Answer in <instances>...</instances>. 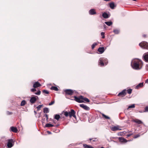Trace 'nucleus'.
Returning <instances> with one entry per match:
<instances>
[{
    "label": "nucleus",
    "mask_w": 148,
    "mask_h": 148,
    "mask_svg": "<svg viewBox=\"0 0 148 148\" xmlns=\"http://www.w3.org/2000/svg\"><path fill=\"white\" fill-rule=\"evenodd\" d=\"M143 63L142 61L138 59H133L131 62V66L132 68L136 70L141 69L143 66Z\"/></svg>",
    "instance_id": "1"
},
{
    "label": "nucleus",
    "mask_w": 148,
    "mask_h": 148,
    "mask_svg": "<svg viewBox=\"0 0 148 148\" xmlns=\"http://www.w3.org/2000/svg\"><path fill=\"white\" fill-rule=\"evenodd\" d=\"M108 61L107 59L104 58H100L99 61V65H100L101 66H103L106 65L108 63Z\"/></svg>",
    "instance_id": "2"
},
{
    "label": "nucleus",
    "mask_w": 148,
    "mask_h": 148,
    "mask_svg": "<svg viewBox=\"0 0 148 148\" xmlns=\"http://www.w3.org/2000/svg\"><path fill=\"white\" fill-rule=\"evenodd\" d=\"M139 45L143 49H148V43L146 42H142L139 44Z\"/></svg>",
    "instance_id": "3"
},
{
    "label": "nucleus",
    "mask_w": 148,
    "mask_h": 148,
    "mask_svg": "<svg viewBox=\"0 0 148 148\" xmlns=\"http://www.w3.org/2000/svg\"><path fill=\"white\" fill-rule=\"evenodd\" d=\"M139 45L143 49H148V43L146 42H142L139 44Z\"/></svg>",
    "instance_id": "4"
},
{
    "label": "nucleus",
    "mask_w": 148,
    "mask_h": 148,
    "mask_svg": "<svg viewBox=\"0 0 148 148\" xmlns=\"http://www.w3.org/2000/svg\"><path fill=\"white\" fill-rule=\"evenodd\" d=\"M74 100L79 103H82L84 102V101L82 100L83 99V96L81 95L79 97H77L76 96H74Z\"/></svg>",
    "instance_id": "5"
},
{
    "label": "nucleus",
    "mask_w": 148,
    "mask_h": 148,
    "mask_svg": "<svg viewBox=\"0 0 148 148\" xmlns=\"http://www.w3.org/2000/svg\"><path fill=\"white\" fill-rule=\"evenodd\" d=\"M14 144V142L12 139H9L7 144L8 148H10L13 146Z\"/></svg>",
    "instance_id": "6"
},
{
    "label": "nucleus",
    "mask_w": 148,
    "mask_h": 148,
    "mask_svg": "<svg viewBox=\"0 0 148 148\" xmlns=\"http://www.w3.org/2000/svg\"><path fill=\"white\" fill-rule=\"evenodd\" d=\"M64 91L66 94L70 95H72L74 92L75 91V90H73L70 89H66L64 90Z\"/></svg>",
    "instance_id": "7"
},
{
    "label": "nucleus",
    "mask_w": 148,
    "mask_h": 148,
    "mask_svg": "<svg viewBox=\"0 0 148 148\" xmlns=\"http://www.w3.org/2000/svg\"><path fill=\"white\" fill-rule=\"evenodd\" d=\"M69 116L70 118L73 116L75 118H76V116L75 115V112L73 109H71V111L69 112Z\"/></svg>",
    "instance_id": "8"
},
{
    "label": "nucleus",
    "mask_w": 148,
    "mask_h": 148,
    "mask_svg": "<svg viewBox=\"0 0 148 148\" xmlns=\"http://www.w3.org/2000/svg\"><path fill=\"white\" fill-rule=\"evenodd\" d=\"M33 97H32L31 98V99L30 100V103H34L37 100V98L38 99V97L37 96H33Z\"/></svg>",
    "instance_id": "9"
},
{
    "label": "nucleus",
    "mask_w": 148,
    "mask_h": 148,
    "mask_svg": "<svg viewBox=\"0 0 148 148\" xmlns=\"http://www.w3.org/2000/svg\"><path fill=\"white\" fill-rule=\"evenodd\" d=\"M126 89H125L123 90L122 92H120L118 95V96L123 97L126 94Z\"/></svg>",
    "instance_id": "10"
},
{
    "label": "nucleus",
    "mask_w": 148,
    "mask_h": 148,
    "mask_svg": "<svg viewBox=\"0 0 148 148\" xmlns=\"http://www.w3.org/2000/svg\"><path fill=\"white\" fill-rule=\"evenodd\" d=\"M79 106L85 110H90V108L84 105V104H80Z\"/></svg>",
    "instance_id": "11"
},
{
    "label": "nucleus",
    "mask_w": 148,
    "mask_h": 148,
    "mask_svg": "<svg viewBox=\"0 0 148 148\" xmlns=\"http://www.w3.org/2000/svg\"><path fill=\"white\" fill-rule=\"evenodd\" d=\"M89 14L90 15H93L96 14V12L95 9L92 8L89 10Z\"/></svg>",
    "instance_id": "12"
},
{
    "label": "nucleus",
    "mask_w": 148,
    "mask_h": 148,
    "mask_svg": "<svg viewBox=\"0 0 148 148\" xmlns=\"http://www.w3.org/2000/svg\"><path fill=\"white\" fill-rule=\"evenodd\" d=\"M105 49H105L104 47H100L98 49L97 51L101 54L104 51Z\"/></svg>",
    "instance_id": "13"
},
{
    "label": "nucleus",
    "mask_w": 148,
    "mask_h": 148,
    "mask_svg": "<svg viewBox=\"0 0 148 148\" xmlns=\"http://www.w3.org/2000/svg\"><path fill=\"white\" fill-rule=\"evenodd\" d=\"M41 86V84L38 82H35L33 84V87L35 88L39 87Z\"/></svg>",
    "instance_id": "14"
},
{
    "label": "nucleus",
    "mask_w": 148,
    "mask_h": 148,
    "mask_svg": "<svg viewBox=\"0 0 148 148\" xmlns=\"http://www.w3.org/2000/svg\"><path fill=\"white\" fill-rule=\"evenodd\" d=\"M143 82L140 83L138 85L136 86L135 88L137 89H138L140 88L143 87Z\"/></svg>",
    "instance_id": "15"
},
{
    "label": "nucleus",
    "mask_w": 148,
    "mask_h": 148,
    "mask_svg": "<svg viewBox=\"0 0 148 148\" xmlns=\"http://www.w3.org/2000/svg\"><path fill=\"white\" fill-rule=\"evenodd\" d=\"M10 130L11 131L15 133H17L18 132V130L17 128L14 127H11Z\"/></svg>",
    "instance_id": "16"
},
{
    "label": "nucleus",
    "mask_w": 148,
    "mask_h": 148,
    "mask_svg": "<svg viewBox=\"0 0 148 148\" xmlns=\"http://www.w3.org/2000/svg\"><path fill=\"white\" fill-rule=\"evenodd\" d=\"M143 57L145 61L148 62V53H145Z\"/></svg>",
    "instance_id": "17"
},
{
    "label": "nucleus",
    "mask_w": 148,
    "mask_h": 148,
    "mask_svg": "<svg viewBox=\"0 0 148 148\" xmlns=\"http://www.w3.org/2000/svg\"><path fill=\"white\" fill-rule=\"evenodd\" d=\"M119 141L121 142L126 143L127 142L126 139L122 137H119Z\"/></svg>",
    "instance_id": "18"
},
{
    "label": "nucleus",
    "mask_w": 148,
    "mask_h": 148,
    "mask_svg": "<svg viewBox=\"0 0 148 148\" xmlns=\"http://www.w3.org/2000/svg\"><path fill=\"white\" fill-rule=\"evenodd\" d=\"M112 130L113 131H115L118 130H120L121 129H119L118 126H114L112 127L111 128Z\"/></svg>",
    "instance_id": "19"
},
{
    "label": "nucleus",
    "mask_w": 148,
    "mask_h": 148,
    "mask_svg": "<svg viewBox=\"0 0 148 148\" xmlns=\"http://www.w3.org/2000/svg\"><path fill=\"white\" fill-rule=\"evenodd\" d=\"M133 121L138 124H140L143 123L141 121L138 119L134 120H133Z\"/></svg>",
    "instance_id": "20"
},
{
    "label": "nucleus",
    "mask_w": 148,
    "mask_h": 148,
    "mask_svg": "<svg viewBox=\"0 0 148 148\" xmlns=\"http://www.w3.org/2000/svg\"><path fill=\"white\" fill-rule=\"evenodd\" d=\"M102 16L105 18H107L109 17L107 13L105 12L103 13Z\"/></svg>",
    "instance_id": "21"
},
{
    "label": "nucleus",
    "mask_w": 148,
    "mask_h": 148,
    "mask_svg": "<svg viewBox=\"0 0 148 148\" xmlns=\"http://www.w3.org/2000/svg\"><path fill=\"white\" fill-rule=\"evenodd\" d=\"M83 146L84 148H94L93 147L86 144H83Z\"/></svg>",
    "instance_id": "22"
},
{
    "label": "nucleus",
    "mask_w": 148,
    "mask_h": 148,
    "mask_svg": "<svg viewBox=\"0 0 148 148\" xmlns=\"http://www.w3.org/2000/svg\"><path fill=\"white\" fill-rule=\"evenodd\" d=\"M101 114H102V116L105 119H110V118L108 116H106V115H105L104 114L102 113Z\"/></svg>",
    "instance_id": "23"
},
{
    "label": "nucleus",
    "mask_w": 148,
    "mask_h": 148,
    "mask_svg": "<svg viewBox=\"0 0 148 148\" xmlns=\"http://www.w3.org/2000/svg\"><path fill=\"white\" fill-rule=\"evenodd\" d=\"M109 6L112 9H114L115 6L114 3L113 2L111 3L110 4Z\"/></svg>",
    "instance_id": "24"
},
{
    "label": "nucleus",
    "mask_w": 148,
    "mask_h": 148,
    "mask_svg": "<svg viewBox=\"0 0 148 148\" xmlns=\"http://www.w3.org/2000/svg\"><path fill=\"white\" fill-rule=\"evenodd\" d=\"M49 112V110L48 108H45L43 109V112L44 113H48Z\"/></svg>",
    "instance_id": "25"
},
{
    "label": "nucleus",
    "mask_w": 148,
    "mask_h": 148,
    "mask_svg": "<svg viewBox=\"0 0 148 148\" xmlns=\"http://www.w3.org/2000/svg\"><path fill=\"white\" fill-rule=\"evenodd\" d=\"M51 89L52 90H54L57 91L58 89V88L56 86H52L51 88Z\"/></svg>",
    "instance_id": "26"
},
{
    "label": "nucleus",
    "mask_w": 148,
    "mask_h": 148,
    "mask_svg": "<svg viewBox=\"0 0 148 148\" xmlns=\"http://www.w3.org/2000/svg\"><path fill=\"white\" fill-rule=\"evenodd\" d=\"M105 23L108 26H110L112 24V23L111 21L105 22Z\"/></svg>",
    "instance_id": "27"
},
{
    "label": "nucleus",
    "mask_w": 148,
    "mask_h": 148,
    "mask_svg": "<svg viewBox=\"0 0 148 148\" xmlns=\"http://www.w3.org/2000/svg\"><path fill=\"white\" fill-rule=\"evenodd\" d=\"M54 126L52 124L50 123H47L46 124L45 127H51Z\"/></svg>",
    "instance_id": "28"
},
{
    "label": "nucleus",
    "mask_w": 148,
    "mask_h": 148,
    "mask_svg": "<svg viewBox=\"0 0 148 148\" xmlns=\"http://www.w3.org/2000/svg\"><path fill=\"white\" fill-rule=\"evenodd\" d=\"M60 118V116L59 114H57L55 115L54 116V118L55 119H56L57 120H59Z\"/></svg>",
    "instance_id": "29"
},
{
    "label": "nucleus",
    "mask_w": 148,
    "mask_h": 148,
    "mask_svg": "<svg viewBox=\"0 0 148 148\" xmlns=\"http://www.w3.org/2000/svg\"><path fill=\"white\" fill-rule=\"evenodd\" d=\"M113 32L116 34H118L119 32V30L118 29H115L114 30Z\"/></svg>",
    "instance_id": "30"
},
{
    "label": "nucleus",
    "mask_w": 148,
    "mask_h": 148,
    "mask_svg": "<svg viewBox=\"0 0 148 148\" xmlns=\"http://www.w3.org/2000/svg\"><path fill=\"white\" fill-rule=\"evenodd\" d=\"M25 103H26L25 101L24 100H23L21 103V106H23L25 105Z\"/></svg>",
    "instance_id": "31"
},
{
    "label": "nucleus",
    "mask_w": 148,
    "mask_h": 148,
    "mask_svg": "<svg viewBox=\"0 0 148 148\" xmlns=\"http://www.w3.org/2000/svg\"><path fill=\"white\" fill-rule=\"evenodd\" d=\"M84 100L85 101L87 102H89L90 101L89 99L88 98L86 97H83V99H82V100Z\"/></svg>",
    "instance_id": "32"
},
{
    "label": "nucleus",
    "mask_w": 148,
    "mask_h": 148,
    "mask_svg": "<svg viewBox=\"0 0 148 148\" xmlns=\"http://www.w3.org/2000/svg\"><path fill=\"white\" fill-rule=\"evenodd\" d=\"M98 44V43H94L92 45L91 47L92 49H93L95 46Z\"/></svg>",
    "instance_id": "33"
},
{
    "label": "nucleus",
    "mask_w": 148,
    "mask_h": 148,
    "mask_svg": "<svg viewBox=\"0 0 148 148\" xmlns=\"http://www.w3.org/2000/svg\"><path fill=\"white\" fill-rule=\"evenodd\" d=\"M64 114L66 117H67L69 115V112H68L67 111L65 112H64Z\"/></svg>",
    "instance_id": "34"
},
{
    "label": "nucleus",
    "mask_w": 148,
    "mask_h": 148,
    "mask_svg": "<svg viewBox=\"0 0 148 148\" xmlns=\"http://www.w3.org/2000/svg\"><path fill=\"white\" fill-rule=\"evenodd\" d=\"M135 107V104H132V105L129 106L128 109H129L131 108H134Z\"/></svg>",
    "instance_id": "35"
},
{
    "label": "nucleus",
    "mask_w": 148,
    "mask_h": 148,
    "mask_svg": "<svg viewBox=\"0 0 148 148\" xmlns=\"http://www.w3.org/2000/svg\"><path fill=\"white\" fill-rule=\"evenodd\" d=\"M132 90L131 89H128L127 90V92L129 94H131L132 92Z\"/></svg>",
    "instance_id": "36"
},
{
    "label": "nucleus",
    "mask_w": 148,
    "mask_h": 148,
    "mask_svg": "<svg viewBox=\"0 0 148 148\" xmlns=\"http://www.w3.org/2000/svg\"><path fill=\"white\" fill-rule=\"evenodd\" d=\"M40 93H41V91L40 90H38L37 92H35L34 93V94L35 95H40Z\"/></svg>",
    "instance_id": "37"
},
{
    "label": "nucleus",
    "mask_w": 148,
    "mask_h": 148,
    "mask_svg": "<svg viewBox=\"0 0 148 148\" xmlns=\"http://www.w3.org/2000/svg\"><path fill=\"white\" fill-rule=\"evenodd\" d=\"M148 112V106L146 107L145 108V110L143 111V112Z\"/></svg>",
    "instance_id": "38"
},
{
    "label": "nucleus",
    "mask_w": 148,
    "mask_h": 148,
    "mask_svg": "<svg viewBox=\"0 0 148 148\" xmlns=\"http://www.w3.org/2000/svg\"><path fill=\"white\" fill-rule=\"evenodd\" d=\"M42 92L46 94H49V92L47 90H43Z\"/></svg>",
    "instance_id": "39"
},
{
    "label": "nucleus",
    "mask_w": 148,
    "mask_h": 148,
    "mask_svg": "<svg viewBox=\"0 0 148 148\" xmlns=\"http://www.w3.org/2000/svg\"><path fill=\"white\" fill-rule=\"evenodd\" d=\"M101 36H102V38H105V33L103 32H102L101 33Z\"/></svg>",
    "instance_id": "40"
},
{
    "label": "nucleus",
    "mask_w": 148,
    "mask_h": 148,
    "mask_svg": "<svg viewBox=\"0 0 148 148\" xmlns=\"http://www.w3.org/2000/svg\"><path fill=\"white\" fill-rule=\"evenodd\" d=\"M42 106V105H39L37 107V108L38 109V110H39L40 109V108Z\"/></svg>",
    "instance_id": "41"
},
{
    "label": "nucleus",
    "mask_w": 148,
    "mask_h": 148,
    "mask_svg": "<svg viewBox=\"0 0 148 148\" xmlns=\"http://www.w3.org/2000/svg\"><path fill=\"white\" fill-rule=\"evenodd\" d=\"M140 136V135L139 134H138L135 135L134 137V138H137L138 137H139Z\"/></svg>",
    "instance_id": "42"
},
{
    "label": "nucleus",
    "mask_w": 148,
    "mask_h": 148,
    "mask_svg": "<svg viewBox=\"0 0 148 148\" xmlns=\"http://www.w3.org/2000/svg\"><path fill=\"white\" fill-rule=\"evenodd\" d=\"M55 103V101H51L50 103H49V106H51L53 104Z\"/></svg>",
    "instance_id": "43"
},
{
    "label": "nucleus",
    "mask_w": 148,
    "mask_h": 148,
    "mask_svg": "<svg viewBox=\"0 0 148 148\" xmlns=\"http://www.w3.org/2000/svg\"><path fill=\"white\" fill-rule=\"evenodd\" d=\"M36 89L35 88H32L31 90V91L32 92H34V91H36Z\"/></svg>",
    "instance_id": "44"
},
{
    "label": "nucleus",
    "mask_w": 148,
    "mask_h": 148,
    "mask_svg": "<svg viewBox=\"0 0 148 148\" xmlns=\"http://www.w3.org/2000/svg\"><path fill=\"white\" fill-rule=\"evenodd\" d=\"M45 116L46 118H47L46 120H47V121H48V114H45Z\"/></svg>",
    "instance_id": "45"
},
{
    "label": "nucleus",
    "mask_w": 148,
    "mask_h": 148,
    "mask_svg": "<svg viewBox=\"0 0 148 148\" xmlns=\"http://www.w3.org/2000/svg\"><path fill=\"white\" fill-rule=\"evenodd\" d=\"M45 118H43L42 119V123H44V121H45Z\"/></svg>",
    "instance_id": "46"
},
{
    "label": "nucleus",
    "mask_w": 148,
    "mask_h": 148,
    "mask_svg": "<svg viewBox=\"0 0 148 148\" xmlns=\"http://www.w3.org/2000/svg\"><path fill=\"white\" fill-rule=\"evenodd\" d=\"M12 112H7V114L9 115H10L12 114Z\"/></svg>",
    "instance_id": "47"
},
{
    "label": "nucleus",
    "mask_w": 148,
    "mask_h": 148,
    "mask_svg": "<svg viewBox=\"0 0 148 148\" xmlns=\"http://www.w3.org/2000/svg\"><path fill=\"white\" fill-rule=\"evenodd\" d=\"M93 139V140H92V141H93V142H95V141H96V139H97V138H94V139Z\"/></svg>",
    "instance_id": "48"
},
{
    "label": "nucleus",
    "mask_w": 148,
    "mask_h": 148,
    "mask_svg": "<svg viewBox=\"0 0 148 148\" xmlns=\"http://www.w3.org/2000/svg\"><path fill=\"white\" fill-rule=\"evenodd\" d=\"M145 83L148 84V79H147L145 80Z\"/></svg>",
    "instance_id": "49"
},
{
    "label": "nucleus",
    "mask_w": 148,
    "mask_h": 148,
    "mask_svg": "<svg viewBox=\"0 0 148 148\" xmlns=\"http://www.w3.org/2000/svg\"><path fill=\"white\" fill-rule=\"evenodd\" d=\"M47 133H48V134H51V132L49 131H47Z\"/></svg>",
    "instance_id": "50"
},
{
    "label": "nucleus",
    "mask_w": 148,
    "mask_h": 148,
    "mask_svg": "<svg viewBox=\"0 0 148 148\" xmlns=\"http://www.w3.org/2000/svg\"><path fill=\"white\" fill-rule=\"evenodd\" d=\"M34 112L35 115H36L37 114V112L35 110H34Z\"/></svg>",
    "instance_id": "51"
},
{
    "label": "nucleus",
    "mask_w": 148,
    "mask_h": 148,
    "mask_svg": "<svg viewBox=\"0 0 148 148\" xmlns=\"http://www.w3.org/2000/svg\"><path fill=\"white\" fill-rule=\"evenodd\" d=\"M132 134H129L127 135V137H129Z\"/></svg>",
    "instance_id": "52"
},
{
    "label": "nucleus",
    "mask_w": 148,
    "mask_h": 148,
    "mask_svg": "<svg viewBox=\"0 0 148 148\" xmlns=\"http://www.w3.org/2000/svg\"><path fill=\"white\" fill-rule=\"evenodd\" d=\"M146 36V35L145 34H144L143 35V37H145Z\"/></svg>",
    "instance_id": "53"
},
{
    "label": "nucleus",
    "mask_w": 148,
    "mask_h": 148,
    "mask_svg": "<svg viewBox=\"0 0 148 148\" xmlns=\"http://www.w3.org/2000/svg\"><path fill=\"white\" fill-rule=\"evenodd\" d=\"M41 112H40V113H39V116L38 117H40V114H41Z\"/></svg>",
    "instance_id": "54"
},
{
    "label": "nucleus",
    "mask_w": 148,
    "mask_h": 148,
    "mask_svg": "<svg viewBox=\"0 0 148 148\" xmlns=\"http://www.w3.org/2000/svg\"><path fill=\"white\" fill-rule=\"evenodd\" d=\"M59 125H57L55 126L57 127H58Z\"/></svg>",
    "instance_id": "55"
},
{
    "label": "nucleus",
    "mask_w": 148,
    "mask_h": 148,
    "mask_svg": "<svg viewBox=\"0 0 148 148\" xmlns=\"http://www.w3.org/2000/svg\"><path fill=\"white\" fill-rule=\"evenodd\" d=\"M92 139H92V138H90V139H89V140H92Z\"/></svg>",
    "instance_id": "56"
},
{
    "label": "nucleus",
    "mask_w": 148,
    "mask_h": 148,
    "mask_svg": "<svg viewBox=\"0 0 148 148\" xmlns=\"http://www.w3.org/2000/svg\"><path fill=\"white\" fill-rule=\"evenodd\" d=\"M111 140V141H113V142H116V141H114V140Z\"/></svg>",
    "instance_id": "57"
},
{
    "label": "nucleus",
    "mask_w": 148,
    "mask_h": 148,
    "mask_svg": "<svg viewBox=\"0 0 148 148\" xmlns=\"http://www.w3.org/2000/svg\"><path fill=\"white\" fill-rule=\"evenodd\" d=\"M142 112L141 111H140L139 112Z\"/></svg>",
    "instance_id": "58"
},
{
    "label": "nucleus",
    "mask_w": 148,
    "mask_h": 148,
    "mask_svg": "<svg viewBox=\"0 0 148 148\" xmlns=\"http://www.w3.org/2000/svg\"><path fill=\"white\" fill-rule=\"evenodd\" d=\"M147 66H148V64L147 65Z\"/></svg>",
    "instance_id": "59"
}]
</instances>
